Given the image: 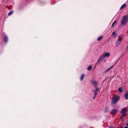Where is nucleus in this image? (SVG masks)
<instances>
[{"label": "nucleus", "mask_w": 128, "mask_h": 128, "mask_svg": "<svg viewBox=\"0 0 128 128\" xmlns=\"http://www.w3.org/2000/svg\"><path fill=\"white\" fill-rule=\"evenodd\" d=\"M13 12V11L12 10L10 11L8 13V15L9 16L11 15L12 14Z\"/></svg>", "instance_id": "20"}, {"label": "nucleus", "mask_w": 128, "mask_h": 128, "mask_svg": "<svg viewBox=\"0 0 128 128\" xmlns=\"http://www.w3.org/2000/svg\"><path fill=\"white\" fill-rule=\"evenodd\" d=\"M126 6V4H123L120 8V9H121L125 7Z\"/></svg>", "instance_id": "19"}, {"label": "nucleus", "mask_w": 128, "mask_h": 128, "mask_svg": "<svg viewBox=\"0 0 128 128\" xmlns=\"http://www.w3.org/2000/svg\"><path fill=\"white\" fill-rule=\"evenodd\" d=\"M120 42H121V41H120V40H118L116 42V45L117 46H118L120 44Z\"/></svg>", "instance_id": "11"}, {"label": "nucleus", "mask_w": 128, "mask_h": 128, "mask_svg": "<svg viewBox=\"0 0 128 128\" xmlns=\"http://www.w3.org/2000/svg\"><path fill=\"white\" fill-rule=\"evenodd\" d=\"M110 128H113V127H110Z\"/></svg>", "instance_id": "27"}, {"label": "nucleus", "mask_w": 128, "mask_h": 128, "mask_svg": "<svg viewBox=\"0 0 128 128\" xmlns=\"http://www.w3.org/2000/svg\"><path fill=\"white\" fill-rule=\"evenodd\" d=\"M103 37L102 36H101L99 37L98 38V40L99 41L100 40H101L102 38H103Z\"/></svg>", "instance_id": "15"}, {"label": "nucleus", "mask_w": 128, "mask_h": 128, "mask_svg": "<svg viewBox=\"0 0 128 128\" xmlns=\"http://www.w3.org/2000/svg\"><path fill=\"white\" fill-rule=\"evenodd\" d=\"M99 90V88H97L95 90V91H96L97 92H98Z\"/></svg>", "instance_id": "24"}, {"label": "nucleus", "mask_w": 128, "mask_h": 128, "mask_svg": "<svg viewBox=\"0 0 128 128\" xmlns=\"http://www.w3.org/2000/svg\"><path fill=\"white\" fill-rule=\"evenodd\" d=\"M108 107H106L105 110V112H107L108 110Z\"/></svg>", "instance_id": "23"}, {"label": "nucleus", "mask_w": 128, "mask_h": 128, "mask_svg": "<svg viewBox=\"0 0 128 128\" xmlns=\"http://www.w3.org/2000/svg\"><path fill=\"white\" fill-rule=\"evenodd\" d=\"M104 58L102 55H100L99 58L97 63L98 64H100Z\"/></svg>", "instance_id": "3"}, {"label": "nucleus", "mask_w": 128, "mask_h": 128, "mask_svg": "<svg viewBox=\"0 0 128 128\" xmlns=\"http://www.w3.org/2000/svg\"><path fill=\"white\" fill-rule=\"evenodd\" d=\"M92 83L93 84L95 87H96L97 86V83L95 81H92Z\"/></svg>", "instance_id": "6"}, {"label": "nucleus", "mask_w": 128, "mask_h": 128, "mask_svg": "<svg viewBox=\"0 0 128 128\" xmlns=\"http://www.w3.org/2000/svg\"><path fill=\"white\" fill-rule=\"evenodd\" d=\"M123 37V36L122 35H121L118 38V40L121 41Z\"/></svg>", "instance_id": "12"}, {"label": "nucleus", "mask_w": 128, "mask_h": 128, "mask_svg": "<svg viewBox=\"0 0 128 128\" xmlns=\"http://www.w3.org/2000/svg\"><path fill=\"white\" fill-rule=\"evenodd\" d=\"M112 36L114 38H116L117 36L115 32H113L112 33Z\"/></svg>", "instance_id": "10"}, {"label": "nucleus", "mask_w": 128, "mask_h": 128, "mask_svg": "<svg viewBox=\"0 0 128 128\" xmlns=\"http://www.w3.org/2000/svg\"><path fill=\"white\" fill-rule=\"evenodd\" d=\"M117 22V21H115L112 23V27H113L114 26L115 24Z\"/></svg>", "instance_id": "17"}, {"label": "nucleus", "mask_w": 128, "mask_h": 128, "mask_svg": "<svg viewBox=\"0 0 128 128\" xmlns=\"http://www.w3.org/2000/svg\"><path fill=\"white\" fill-rule=\"evenodd\" d=\"M117 111L116 109H114L112 110L111 112L112 114H114L117 113Z\"/></svg>", "instance_id": "8"}, {"label": "nucleus", "mask_w": 128, "mask_h": 128, "mask_svg": "<svg viewBox=\"0 0 128 128\" xmlns=\"http://www.w3.org/2000/svg\"><path fill=\"white\" fill-rule=\"evenodd\" d=\"M120 98V96H116L113 97L112 99V104L114 105L116 104Z\"/></svg>", "instance_id": "1"}, {"label": "nucleus", "mask_w": 128, "mask_h": 128, "mask_svg": "<svg viewBox=\"0 0 128 128\" xmlns=\"http://www.w3.org/2000/svg\"><path fill=\"white\" fill-rule=\"evenodd\" d=\"M3 40L5 42H7L8 40V38L7 36H4V37Z\"/></svg>", "instance_id": "7"}, {"label": "nucleus", "mask_w": 128, "mask_h": 128, "mask_svg": "<svg viewBox=\"0 0 128 128\" xmlns=\"http://www.w3.org/2000/svg\"><path fill=\"white\" fill-rule=\"evenodd\" d=\"M84 74H82L80 77V80L81 81H82L84 79Z\"/></svg>", "instance_id": "14"}, {"label": "nucleus", "mask_w": 128, "mask_h": 128, "mask_svg": "<svg viewBox=\"0 0 128 128\" xmlns=\"http://www.w3.org/2000/svg\"><path fill=\"white\" fill-rule=\"evenodd\" d=\"M96 96L94 95V96L93 97V99H94L96 98Z\"/></svg>", "instance_id": "25"}, {"label": "nucleus", "mask_w": 128, "mask_h": 128, "mask_svg": "<svg viewBox=\"0 0 128 128\" xmlns=\"http://www.w3.org/2000/svg\"><path fill=\"white\" fill-rule=\"evenodd\" d=\"M126 125L127 126H128V124H127Z\"/></svg>", "instance_id": "28"}, {"label": "nucleus", "mask_w": 128, "mask_h": 128, "mask_svg": "<svg viewBox=\"0 0 128 128\" xmlns=\"http://www.w3.org/2000/svg\"><path fill=\"white\" fill-rule=\"evenodd\" d=\"M102 55L104 58L106 57L108 58L110 56V54L108 52H106Z\"/></svg>", "instance_id": "4"}, {"label": "nucleus", "mask_w": 128, "mask_h": 128, "mask_svg": "<svg viewBox=\"0 0 128 128\" xmlns=\"http://www.w3.org/2000/svg\"><path fill=\"white\" fill-rule=\"evenodd\" d=\"M98 93V92L96 91H95L94 92V96H96V94H97Z\"/></svg>", "instance_id": "22"}, {"label": "nucleus", "mask_w": 128, "mask_h": 128, "mask_svg": "<svg viewBox=\"0 0 128 128\" xmlns=\"http://www.w3.org/2000/svg\"><path fill=\"white\" fill-rule=\"evenodd\" d=\"M92 68V66L91 65H90L88 68L87 69L88 70H91Z\"/></svg>", "instance_id": "16"}, {"label": "nucleus", "mask_w": 128, "mask_h": 128, "mask_svg": "<svg viewBox=\"0 0 128 128\" xmlns=\"http://www.w3.org/2000/svg\"><path fill=\"white\" fill-rule=\"evenodd\" d=\"M118 90L120 92H121L122 91V88L120 87L118 88Z\"/></svg>", "instance_id": "18"}, {"label": "nucleus", "mask_w": 128, "mask_h": 128, "mask_svg": "<svg viewBox=\"0 0 128 128\" xmlns=\"http://www.w3.org/2000/svg\"><path fill=\"white\" fill-rule=\"evenodd\" d=\"M113 66H112L110 67L107 69L105 71V73L107 72L108 71H109L110 69Z\"/></svg>", "instance_id": "13"}, {"label": "nucleus", "mask_w": 128, "mask_h": 128, "mask_svg": "<svg viewBox=\"0 0 128 128\" xmlns=\"http://www.w3.org/2000/svg\"><path fill=\"white\" fill-rule=\"evenodd\" d=\"M125 99L126 100L128 99V90L127 91L124 95Z\"/></svg>", "instance_id": "5"}, {"label": "nucleus", "mask_w": 128, "mask_h": 128, "mask_svg": "<svg viewBox=\"0 0 128 128\" xmlns=\"http://www.w3.org/2000/svg\"><path fill=\"white\" fill-rule=\"evenodd\" d=\"M124 128H128V127L127 126H125V127Z\"/></svg>", "instance_id": "26"}, {"label": "nucleus", "mask_w": 128, "mask_h": 128, "mask_svg": "<svg viewBox=\"0 0 128 128\" xmlns=\"http://www.w3.org/2000/svg\"><path fill=\"white\" fill-rule=\"evenodd\" d=\"M123 114L122 115V117H123L126 115L127 114L126 113H122Z\"/></svg>", "instance_id": "21"}, {"label": "nucleus", "mask_w": 128, "mask_h": 128, "mask_svg": "<svg viewBox=\"0 0 128 128\" xmlns=\"http://www.w3.org/2000/svg\"><path fill=\"white\" fill-rule=\"evenodd\" d=\"M127 111V109L126 108H124L122 110V113H126V112Z\"/></svg>", "instance_id": "9"}, {"label": "nucleus", "mask_w": 128, "mask_h": 128, "mask_svg": "<svg viewBox=\"0 0 128 128\" xmlns=\"http://www.w3.org/2000/svg\"><path fill=\"white\" fill-rule=\"evenodd\" d=\"M128 20V17L126 16H124L121 21L122 24L124 25H126Z\"/></svg>", "instance_id": "2"}]
</instances>
